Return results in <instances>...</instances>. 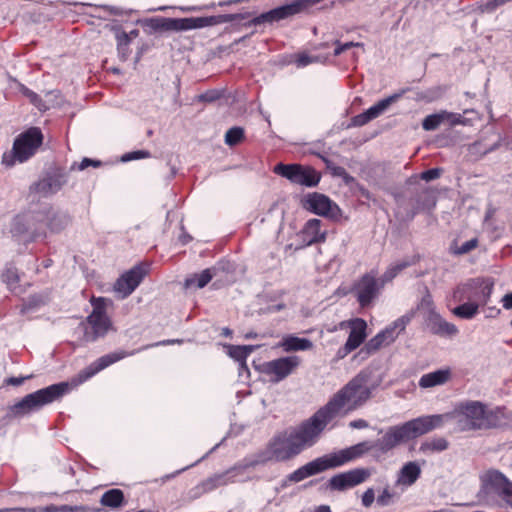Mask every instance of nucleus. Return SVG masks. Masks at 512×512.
I'll use <instances>...</instances> for the list:
<instances>
[{
    "label": "nucleus",
    "mask_w": 512,
    "mask_h": 512,
    "mask_svg": "<svg viewBox=\"0 0 512 512\" xmlns=\"http://www.w3.org/2000/svg\"><path fill=\"white\" fill-rule=\"evenodd\" d=\"M323 430L324 428L314 420L313 415L291 433L275 437L270 442L268 449L258 455L256 459L236 465L223 473L216 474L207 479L203 482V488L205 491H211L219 486L233 483L249 467H255L272 460H288L298 455L305 448L313 446Z\"/></svg>",
    "instance_id": "nucleus-1"
},
{
    "label": "nucleus",
    "mask_w": 512,
    "mask_h": 512,
    "mask_svg": "<svg viewBox=\"0 0 512 512\" xmlns=\"http://www.w3.org/2000/svg\"><path fill=\"white\" fill-rule=\"evenodd\" d=\"M444 415L422 416L401 425L389 427L382 438L376 441H363L339 452L327 455L331 468L342 466L366 453L380 457L398 445L424 435L443 425Z\"/></svg>",
    "instance_id": "nucleus-2"
},
{
    "label": "nucleus",
    "mask_w": 512,
    "mask_h": 512,
    "mask_svg": "<svg viewBox=\"0 0 512 512\" xmlns=\"http://www.w3.org/2000/svg\"><path fill=\"white\" fill-rule=\"evenodd\" d=\"M369 375L360 372L342 387L316 413L314 420L326 426L337 416L346 415L363 406L371 397L373 387L368 385Z\"/></svg>",
    "instance_id": "nucleus-3"
},
{
    "label": "nucleus",
    "mask_w": 512,
    "mask_h": 512,
    "mask_svg": "<svg viewBox=\"0 0 512 512\" xmlns=\"http://www.w3.org/2000/svg\"><path fill=\"white\" fill-rule=\"evenodd\" d=\"M243 19L240 14H223L206 17L189 18H152L148 20V25L154 30L164 31H187L200 29L208 26H215L223 23Z\"/></svg>",
    "instance_id": "nucleus-4"
},
{
    "label": "nucleus",
    "mask_w": 512,
    "mask_h": 512,
    "mask_svg": "<svg viewBox=\"0 0 512 512\" xmlns=\"http://www.w3.org/2000/svg\"><path fill=\"white\" fill-rule=\"evenodd\" d=\"M501 409L486 411L485 406L478 401L461 404L456 410L457 423L460 430L486 429L501 425L498 415Z\"/></svg>",
    "instance_id": "nucleus-5"
},
{
    "label": "nucleus",
    "mask_w": 512,
    "mask_h": 512,
    "mask_svg": "<svg viewBox=\"0 0 512 512\" xmlns=\"http://www.w3.org/2000/svg\"><path fill=\"white\" fill-rule=\"evenodd\" d=\"M68 391L69 384L67 382L50 385L33 393L27 394L10 408V412L14 417H22L31 414L40 410L45 405L59 400Z\"/></svg>",
    "instance_id": "nucleus-6"
},
{
    "label": "nucleus",
    "mask_w": 512,
    "mask_h": 512,
    "mask_svg": "<svg viewBox=\"0 0 512 512\" xmlns=\"http://www.w3.org/2000/svg\"><path fill=\"white\" fill-rule=\"evenodd\" d=\"M45 217V213L39 211H29L16 215L10 224L12 238L18 242L29 243L45 236L43 224Z\"/></svg>",
    "instance_id": "nucleus-7"
},
{
    "label": "nucleus",
    "mask_w": 512,
    "mask_h": 512,
    "mask_svg": "<svg viewBox=\"0 0 512 512\" xmlns=\"http://www.w3.org/2000/svg\"><path fill=\"white\" fill-rule=\"evenodd\" d=\"M43 142V134L38 127H31L18 135L13 143L12 151L4 154L2 163L7 167L16 161L23 163L32 157Z\"/></svg>",
    "instance_id": "nucleus-8"
},
{
    "label": "nucleus",
    "mask_w": 512,
    "mask_h": 512,
    "mask_svg": "<svg viewBox=\"0 0 512 512\" xmlns=\"http://www.w3.org/2000/svg\"><path fill=\"white\" fill-rule=\"evenodd\" d=\"M106 299L93 298V311L87 317V324H81L83 330V340L86 342H94L100 337H104L112 328V323L106 314Z\"/></svg>",
    "instance_id": "nucleus-9"
},
{
    "label": "nucleus",
    "mask_w": 512,
    "mask_h": 512,
    "mask_svg": "<svg viewBox=\"0 0 512 512\" xmlns=\"http://www.w3.org/2000/svg\"><path fill=\"white\" fill-rule=\"evenodd\" d=\"M67 181L66 171L61 168H53L30 186V193L40 197H48L60 191Z\"/></svg>",
    "instance_id": "nucleus-10"
},
{
    "label": "nucleus",
    "mask_w": 512,
    "mask_h": 512,
    "mask_svg": "<svg viewBox=\"0 0 512 512\" xmlns=\"http://www.w3.org/2000/svg\"><path fill=\"white\" fill-rule=\"evenodd\" d=\"M274 172L287 178L294 184L307 187H314L320 181V174L316 170L298 164H278L275 166Z\"/></svg>",
    "instance_id": "nucleus-11"
},
{
    "label": "nucleus",
    "mask_w": 512,
    "mask_h": 512,
    "mask_svg": "<svg viewBox=\"0 0 512 512\" xmlns=\"http://www.w3.org/2000/svg\"><path fill=\"white\" fill-rule=\"evenodd\" d=\"M148 271V265L138 264L123 273L113 286V290L118 298L125 299L130 296L143 281Z\"/></svg>",
    "instance_id": "nucleus-12"
},
{
    "label": "nucleus",
    "mask_w": 512,
    "mask_h": 512,
    "mask_svg": "<svg viewBox=\"0 0 512 512\" xmlns=\"http://www.w3.org/2000/svg\"><path fill=\"white\" fill-rule=\"evenodd\" d=\"M422 305H427L428 307L425 316V325L432 334L440 337H453L458 334V328L453 323L447 322L442 318L441 315L434 310L430 300L424 298Z\"/></svg>",
    "instance_id": "nucleus-13"
},
{
    "label": "nucleus",
    "mask_w": 512,
    "mask_h": 512,
    "mask_svg": "<svg viewBox=\"0 0 512 512\" xmlns=\"http://www.w3.org/2000/svg\"><path fill=\"white\" fill-rule=\"evenodd\" d=\"M301 359L292 355L271 360L264 364V372L271 376V381L278 383L289 375L300 365Z\"/></svg>",
    "instance_id": "nucleus-14"
},
{
    "label": "nucleus",
    "mask_w": 512,
    "mask_h": 512,
    "mask_svg": "<svg viewBox=\"0 0 512 512\" xmlns=\"http://www.w3.org/2000/svg\"><path fill=\"white\" fill-rule=\"evenodd\" d=\"M370 476L369 469L356 468L334 475L329 480L328 486L331 490L344 491L365 482Z\"/></svg>",
    "instance_id": "nucleus-15"
},
{
    "label": "nucleus",
    "mask_w": 512,
    "mask_h": 512,
    "mask_svg": "<svg viewBox=\"0 0 512 512\" xmlns=\"http://www.w3.org/2000/svg\"><path fill=\"white\" fill-rule=\"evenodd\" d=\"M381 286L375 275H363L353 286L352 293L357 298L361 307L369 306L374 299L377 298Z\"/></svg>",
    "instance_id": "nucleus-16"
},
{
    "label": "nucleus",
    "mask_w": 512,
    "mask_h": 512,
    "mask_svg": "<svg viewBox=\"0 0 512 512\" xmlns=\"http://www.w3.org/2000/svg\"><path fill=\"white\" fill-rule=\"evenodd\" d=\"M405 89L394 93L380 101H378L375 105L364 111L363 113H360L356 116H354L351 120L352 125L355 127H361L366 125L368 122H370L373 119H376L379 117L382 113H384L390 105L397 102L402 95L405 93Z\"/></svg>",
    "instance_id": "nucleus-17"
},
{
    "label": "nucleus",
    "mask_w": 512,
    "mask_h": 512,
    "mask_svg": "<svg viewBox=\"0 0 512 512\" xmlns=\"http://www.w3.org/2000/svg\"><path fill=\"white\" fill-rule=\"evenodd\" d=\"M486 489L496 492L508 505L512 507V482L497 470H490L483 476Z\"/></svg>",
    "instance_id": "nucleus-18"
},
{
    "label": "nucleus",
    "mask_w": 512,
    "mask_h": 512,
    "mask_svg": "<svg viewBox=\"0 0 512 512\" xmlns=\"http://www.w3.org/2000/svg\"><path fill=\"white\" fill-rule=\"evenodd\" d=\"M328 469H331L329 460L327 458V455L316 458L307 464L301 466L297 470H295L293 473L289 474L287 479L290 482H300L310 476L319 474L323 471H326Z\"/></svg>",
    "instance_id": "nucleus-19"
},
{
    "label": "nucleus",
    "mask_w": 512,
    "mask_h": 512,
    "mask_svg": "<svg viewBox=\"0 0 512 512\" xmlns=\"http://www.w3.org/2000/svg\"><path fill=\"white\" fill-rule=\"evenodd\" d=\"M305 6L303 0H299L297 2L287 4L284 6L277 7L272 9L266 13H262L258 17H256L253 22L254 24H261L265 22H274L279 21L281 19H285L289 16L299 13L302 8Z\"/></svg>",
    "instance_id": "nucleus-20"
},
{
    "label": "nucleus",
    "mask_w": 512,
    "mask_h": 512,
    "mask_svg": "<svg viewBox=\"0 0 512 512\" xmlns=\"http://www.w3.org/2000/svg\"><path fill=\"white\" fill-rule=\"evenodd\" d=\"M305 6L303 0H299L297 2L287 4L284 6L277 7L272 9L266 13H262L258 17H256L253 22L254 24H261L265 22H274L279 21L281 19H285L289 16L299 13L302 8Z\"/></svg>",
    "instance_id": "nucleus-21"
},
{
    "label": "nucleus",
    "mask_w": 512,
    "mask_h": 512,
    "mask_svg": "<svg viewBox=\"0 0 512 512\" xmlns=\"http://www.w3.org/2000/svg\"><path fill=\"white\" fill-rule=\"evenodd\" d=\"M148 347L149 346H145L143 348H140L138 350H132L130 352H127L124 350H118V351H114L112 353L106 354L104 356H101L85 370L86 378H89V377L95 375L96 373L100 372L101 370L107 368L108 366L124 359L125 357L133 356L137 352H139L143 349H146Z\"/></svg>",
    "instance_id": "nucleus-22"
},
{
    "label": "nucleus",
    "mask_w": 512,
    "mask_h": 512,
    "mask_svg": "<svg viewBox=\"0 0 512 512\" xmlns=\"http://www.w3.org/2000/svg\"><path fill=\"white\" fill-rule=\"evenodd\" d=\"M366 328L367 324L363 319L357 318L351 322V330L348 339L344 347L338 351L341 357H344L362 344L366 337Z\"/></svg>",
    "instance_id": "nucleus-23"
},
{
    "label": "nucleus",
    "mask_w": 512,
    "mask_h": 512,
    "mask_svg": "<svg viewBox=\"0 0 512 512\" xmlns=\"http://www.w3.org/2000/svg\"><path fill=\"white\" fill-rule=\"evenodd\" d=\"M335 205L325 195L319 193H313L309 195L305 202V207L318 215H329L332 214V208Z\"/></svg>",
    "instance_id": "nucleus-24"
},
{
    "label": "nucleus",
    "mask_w": 512,
    "mask_h": 512,
    "mask_svg": "<svg viewBox=\"0 0 512 512\" xmlns=\"http://www.w3.org/2000/svg\"><path fill=\"white\" fill-rule=\"evenodd\" d=\"M41 212L45 213V215H46V217L44 218V221H43L44 229L47 227L52 232H60L70 222V217L65 212L56 211L52 208H49L47 210H42Z\"/></svg>",
    "instance_id": "nucleus-25"
},
{
    "label": "nucleus",
    "mask_w": 512,
    "mask_h": 512,
    "mask_svg": "<svg viewBox=\"0 0 512 512\" xmlns=\"http://www.w3.org/2000/svg\"><path fill=\"white\" fill-rule=\"evenodd\" d=\"M452 373L450 368L439 369L422 375L419 379L421 388H432L444 385L451 379Z\"/></svg>",
    "instance_id": "nucleus-26"
},
{
    "label": "nucleus",
    "mask_w": 512,
    "mask_h": 512,
    "mask_svg": "<svg viewBox=\"0 0 512 512\" xmlns=\"http://www.w3.org/2000/svg\"><path fill=\"white\" fill-rule=\"evenodd\" d=\"M421 469L416 462L406 463L399 471L397 484L411 486L420 477Z\"/></svg>",
    "instance_id": "nucleus-27"
},
{
    "label": "nucleus",
    "mask_w": 512,
    "mask_h": 512,
    "mask_svg": "<svg viewBox=\"0 0 512 512\" xmlns=\"http://www.w3.org/2000/svg\"><path fill=\"white\" fill-rule=\"evenodd\" d=\"M280 346L286 352L307 351L313 347V343L307 338H299L290 335L282 339Z\"/></svg>",
    "instance_id": "nucleus-28"
},
{
    "label": "nucleus",
    "mask_w": 512,
    "mask_h": 512,
    "mask_svg": "<svg viewBox=\"0 0 512 512\" xmlns=\"http://www.w3.org/2000/svg\"><path fill=\"white\" fill-rule=\"evenodd\" d=\"M213 276V270L210 268L205 269L200 273L193 274L190 277L186 278L184 283L185 288H203L212 280Z\"/></svg>",
    "instance_id": "nucleus-29"
},
{
    "label": "nucleus",
    "mask_w": 512,
    "mask_h": 512,
    "mask_svg": "<svg viewBox=\"0 0 512 512\" xmlns=\"http://www.w3.org/2000/svg\"><path fill=\"white\" fill-rule=\"evenodd\" d=\"M415 316V311L410 310L403 316L396 319L391 325L385 328V330H389L390 340H395L396 337L405 330L406 326L411 322V320Z\"/></svg>",
    "instance_id": "nucleus-30"
},
{
    "label": "nucleus",
    "mask_w": 512,
    "mask_h": 512,
    "mask_svg": "<svg viewBox=\"0 0 512 512\" xmlns=\"http://www.w3.org/2000/svg\"><path fill=\"white\" fill-rule=\"evenodd\" d=\"M321 221L318 219H310L304 227V234L308 237V244L321 242L325 239L324 233L320 231Z\"/></svg>",
    "instance_id": "nucleus-31"
},
{
    "label": "nucleus",
    "mask_w": 512,
    "mask_h": 512,
    "mask_svg": "<svg viewBox=\"0 0 512 512\" xmlns=\"http://www.w3.org/2000/svg\"><path fill=\"white\" fill-rule=\"evenodd\" d=\"M389 330H383L379 332L376 336H374L372 339H370L364 346V350L371 354L376 352L378 349H380L382 346L388 345L393 342V340H390L389 336Z\"/></svg>",
    "instance_id": "nucleus-32"
},
{
    "label": "nucleus",
    "mask_w": 512,
    "mask_h": 512,
    "mask_svg": "<svg viewBox=\"0 0 512 512\" xmlns=\"http://www.w3.org/2000/svg\"><path fill=\"white\" fill-rule=\"evenodd\" d=\"M448 441L443 437L431 438L421 443L419 451L424 454L442 452L448 448Z\"/></svg>",
    "instance_id": "nucleus-33"
},
{
    "label": "nucleus",
    "mask_w": 512,
    "mask_h": 512,
    "mask_svg": "<svg viewBox=\"0 0 512 512\" xmlns=\"http://www.w3.org/2000/svg\"><path fill=\"white\" fill-rule=\"evenodd\" d=\"M479 309V303L476 301H469L463 303L452 310V313L461 319H472L474 318Z\"/></svg>",
    "instance_id": "nucleus-34"
},
{
    "label": "nucleus",
    "mask_w": 512,
    "mask_h": 512,
    "mask_svg": "<svg viewBox=\"0 0 512 512\" xmlns=\"http://www.w3.org/2000/svg\"><path fill=\"white\" fill-rule=\"evenodd\" d=\"M123 500L124 494L120 489H111L102 495L100 502L104 506L116 508L121 506Z\"/></svg>",
    "instance_id": "nucleus-35"
},
{
    "label": "nucleus",
    "mask_w": 512,
    "mask_h": 512,
    "mask_svg": "<svg viewBox=\"0 0 512 512\" xmlns=\"http://www.w3.org/2000/svg\"><path fill=\"white\" fill-rule=\"evenodd\" d=\"M255 348L256 347L253 345L230 346L229 355L236 361L240 362L241 365H244L246 358L255 350Z\"/></svg>",
    "instance_id": "nucleus-36"
},
{
    "label": "nucleus",
    "mask_w": 512,
    "mask_h": 512,
    "mask_svg": "<svg viewBox=\"0 0 512 512\" xmlns=\"http://www.w3.org/2000/svg\"><path fill=\"white\" fill-rule=\"evenodd\" d=\"M2 280L4 283H6V285L8 286V288L11 291H13L15 293L21 292V289H19V287H18L19 275H18L16 268H14V267L7 268L4 271V273L2 274Z\"/></svg>",
    "instance_id": "nucleus-37"
},
{
    "label": "nucleus",
    "mask_w": 512,
    "mask_h": 512,
    "mask_svg": "<svg viewBox=\"0 0 512 512\" xmlns=\"http://www.w3.org/2000/svg\"><path fill=\"white\" fill-rule=\"evenodd\" d=\"M411 265V262L408 260H401L394 265L390 266L386 272L382 275V282H389L393 278H395L399 272L404 270L405 268L409 267Z\"/></svg>",
    "instance_id": "nucleus-38"
},
{
    "label": "nucleus",
    "mask_w": 512,
    "mask_h": 512,
    "mask_svg": "<svg viewBox=\"0 0 512 512\" xmlns=\"http://www.w3.org/2000/svg\"><path fill=\"white\" fill-rule=\"evenodd\" d=\"M443 122H445L444 113L441 111L440 113L428 115L425 117L422 122V127L426 131H433L436 130Z\"/></svg>",
    "instance_id": "nucleus-39"
},
{
    "label": "nucleus",
    "mask_w": 512,
    "mask_h": 512,
    "mask_svg": "<svg viewBox=\"0 0 512 512\" xmlns=\"http://www.w3.org/2000/svg\"><path fill=\"white\" fill-rule=\"evenodd\" d=\"M244 138V130L241 127L235 126L227 130L225 134V143L228 146H235Z\"/></svg>",
    "instance_id": "nucleus-40"
},
{
    "label": "nucleus",
    "mask_w": 512,
    "mask_h": 512,
    "mask_svg": "<svg viewBox=\"0 0 512 512\" xmlns=\"http://www.w3.org/2000/svg\"><path fill=\"white\" fill-rule=\"evenodd\" d=\"M151 156L150 152L147 150H137L125 153L121 156L122 162H129L133 160H139L144 158H149Z\"/></svg>",
    "instance_id": "nucleus-41"
},
{
    "label": "nucleus",
    "mask_w": 512,
    "mask_h": 512,
    "mask_svg": "<svg viewBox=\"0 0 512 512\" xmlns=\"http://www.w3.org/2000/svg\"><path fill=\"white\" fill-rule=\"evenodd\" d=\"M23 93L25 96L29 98L31 103L35 105L39 110H46L48 109V106L45 105V103L42 101V99L33 91L29 90L28 88H23Z\"/></svg>",
    "instance_id": "nucleus-42"
},
{
    "label": "nucleus",
    "mask_w": 512,
    "mask_h": 512,
    "mask_svg": "<svg viewBox=\"0 0 512 512\" xmlns=\"http://www.w3.org/2000/svg\"><path fill=\"white\" fill-rule=\"evenodd\" d=\"M478 245V239L477 238H472L466 242H464L461 246L455 248L453 250V253L454 254H457V255H463V254H466L468 252H470L471 250L475 249Z\"/></svg>",
    "instance_id": "nucleus-43"
},
{
    "label": "nucleus",
    "mask_w": 512,
    "mask_h": 512,
    "mask_svg": "<svg viewBox=\"0 0 512 512\" xmlns=\"http://www.w3.org/2000/svg\"><path fill=\"white\" fill-rule=\"evenodd\" d=\"M321 61V57L319 56H310L308 54H300L296 59V64L298 67H305L311 63Z\"/></svg>",
    "instance_id": "nucleus-44"
},
{
    "label": "nucleus",
    "mask_w": 512,
    "mask_h": 512,
    "mask_svg": "<svg viewBox=\"0 0 512 512\" xmlns=\"http://www.w3.org/2000/svg\"><path fill=\"white\" fill-rule=\"evenodd\" d=\"M492 290H493V284L492 283L485 284L481 288V291H480L479 295L477 296V301L476 302L481 303V304H486L488 299L491 296Z\"/></svg>",
    "instance_id": "nucleus-45"
},
{
    "label": "nucleus",
    "mask_w": 512,
    "mask_h": 512,
    "mask_svg": "<svg viewBox=\"0 0 512 512\" xmlns=\"http://www.w3.org/2000/svg\"><path fill=\"white\" fill-rule=\"evenodd\" d=\"M500 6H503L501 0H486L481 4L480 9L482 12L492 13Z\"/></svg>",
    "instance_id": "nucleus-46"
},
{
    "label": "nucleus",
    "mask_w": 512,
    "mask_h": 512,
    "mask_svg": "<svg viewBox=\"0 0 512 512\" xmlns=\"http://www.w3.org/2000/svg\"><path fill=\"white\" fill-rule=\"evenodd\" d=\"M444 120L449 122L451 125L464 124V118L461 114L451 113L447 111H443Z\"/></svg>",
    "instance_id": "nucleus-47"
},
{
    "label": "nucleus",
    "mask_w": 512,
    "mask_h": 512,
    "mask_svg": "<svg viewBox=\"0 0 512 512\" xmlns=\"http://www.w3.org/2000/svg\"><path fill=\"white\" fill-rule=\"evenodd\" d=\"M441 173H442V169H440V168L429 169V170H426L421 173V179H423L427 182L432 181V180L439 178Z\"/></svg>",
    "instance_id": "nucleus-48"
},
{
    "label": "nucleus",
    "mask_w": 512,
    "mask_h": 512,
    "mask_svg": "<svg viewBox=\"0 0 512 512\" xmlns=\"http://www.w3.org/2000/svg\"><path fill=\"white\" fill-rule=\"evenodd\" d=\"M335 44L337 45V47L334 50L335 56L340 55L342 52H344L352 47L362 46V44L358 43V42H347V43L341 44L339 41H336Z\"/></svg>",
    "instance_id": "nucleus-49"
},
{
    "label": "nucleus",
    "mask_w": 512,
    "mask_h": 512,
    "mask_svg": "<svg viewBox=\"0 0 512 512\" xmlns=\"http://www.w3.org/2000/svg\"><path fill=\"white\" fill-rule=\"evenodd\" d=\"M394 494H392L388 489H384L383 492L378 496L377 503L380 506H388L392 503V498Z\"/></svg>",
    "instance_id": "nucleus-50"
},
{
    "label": "nucleus",
    "mask_w": 512,
    "mask_h": 512,
    "mask_svg": "<svg viewBox=\"0 0 512 512\" xmlns=\"http://www.w3.org/2000/svg\"><path fill=\"white\" fill-rule=\"evenodd\" d=\"M375 499V493L373 488H368L362 495V504L365 507H370Z\"/></svg>",
    "instance_id": "nucleus-51"
},
{
    "label": "nucleus",
    "mask_w": 512,
    "mask_h": 512,
    "mask_svg": "<svg viewBox=\"0 0 512 512\" xmlns=\"http://www.w3.org/2000/svg\"><path fill=\"white\" fill-rule=\"evenodd\" d=\"M118 56L122 61H126L128 59L130 49L129 46H125L124 44L117 45Z\"/></svg>",
    "instance_id": "nucleus-52"
},
{
    "label": "nucleus",
    "mask_w": 512,
    "mask_h": 512,
    "mask_svg": "<svg viewBox=\"0 0 512 512\" xmlns=\"http://www.w3.org/2000/svg\"><path fill=\"white\" fill-rule=\"evenodd\" d=\"M31 377V375L24 377H10L6 380V383L12 386H20L24 383L25 380L30 379Z\"/></svg>",
    "instance_id": "nucleus-53"
},
{
    "label": "nucleus",
    "mask_w": 512,
    "mask_h": 512,
    "mask_svg": "<svg viewBox=\"0 0 512 512\" xmlns=\"http://www.w3.org/2000/svg\"><path fill=\"white\" fill-rule=\"evenodd\" d=\"M349 427L353 429H364L369 427V423L364 419H356L349 423Z\"/></svg>",
    "instance_id": "nucleus-54"
},
{
    "label": "nucleus",
    "mask_w": 512,
    "mask_h": 512,
    "mask_svg": "<svg viewBox=\"0 0 512 512\" xmlns=\"http://www.w3.org/2000/svg\"><path fill=\"white\" fill-rule=\"evenodd\" d=\"M116 38H117V45L124 44L125 46H129L130 38L127 33L119 32V33H117Z\"/></svg>",
    "instance_id": "nucleus-55"
},
{
    "label": "nucleus",
    "mask_w": 512,
    "mask_h": 512,
    "mask_svg": "<svg viewBox=\"0 0 512 512\" xmlns=\"http://www.w3.org/2000/svg\"><path fill=\"white\" fill-rule=\"evenodd\" d=\"M502 305L505 309H512V292L505 294L501 299Z\"/></svg>",
    "instance_id": "nucleus-56"
},
{
    "label": "nucleus",
    "mask_w": 512,
    "mask_h": 512,
    "mask_svg": "<svg viewBox=\"0 0 512 512\" xmlns=\"http://www.w3.org/2000/svg\"><path fill=\"white\" fill-rule=\"evenodd\" d=\"M215 99H216V95L214 94V92H207V93L201 94L199 96V100L204 101V102H212Z\"/></svg>",
    "instance_id": "nucleus-57"
},
{
    "label": "nucleus",
    "mask_w": 512,
    "mask_h": 512,
    "mask_svg": "<svg viewBox=\"0 0 512 512\" xmlns=\"http://www.w3.org/2000/svg\"><path fill=\"white\" fill-rule=\"evenodd\" d=\"M92 159L84 158L78 165L77 169L82 171L91 165Z\"/></svg>",
    "instance_id": "nucleus-58"
},
{
    "label": "nucleus",
    "mask_w": 512,
    "mask_h": 512,
    "mask_svg": "<svg viewBox=\"0 0 512 512\" xmlns=\"http://www.w3.org/2000/svg\"><path fill=\"white\" fill-rule=\"evenodd\" d=\"M501 145H502V141H501V140H499V141H497L496 143H494L492 146H490L489 148L485 149V150L482 152V154H483V155H485V154H487V153H490V152H492V151H494V150L498 149Z\"/></svg>",
    "instance_id": "nucleus-59"
},
{
    "label": "nucleus",
    "mask_w": 512,
    "mask_h": 512,
    "mask_svg": "<svg viewBox=\"0 0 512 512\" xmlns=\"http://www.w3.org/2000/svg\"><path fill=\"white\" fill-rule=\"evenodd\" d=\"M102 8H104L105 10H108L111 14L118 15V14L122 13V11L119 8L114 7V6H102Z\"/></svg>",
    "instance_id": "nucleus-60"
},
{
    "label": "nucleus",
    "mask_w": 512,
    "mask_h": 512,
    "mask_svg": "<svg viewBox=\"0 0 512 512\" xmlns=\"http://www.w3.org/2000/svg\"><path fill=\"white\" fill-rule=\"evenodd\" d=\"M284 308V305L283 304H277V305H273V306H270L268 308V311L269 312H276V311H280L281 309Z\"/></svg>",
    "instance_id": "nucleus-61"
},
{
    "label": "nucleus",
    "mask_w": 512,
    "mask_h": 512,
    "mask_svg": "<svg viewBox=\"0 0 512 512\" xmlns=\"http://www.w3.org/2000/svg\"><path fill=\"white\" fill-rule=\"evenodd\" d=\"M314 512H331L330 507L327 505L318 506Z\"/></svg>",
    "instance_id": "nucleus-62"
},
{
    "label": "nucleus",
    "mask_w": 512,
    "mask_h": 512,
    "mask_svg": "<svg viewBox=\"0 0 512 512\" xmlns=\"http://www.w3.org/2000/svg\"><path fill=\"white\" fill-rule=\"evenodd\" d=\"M173 343H180V340H165L162 342L157 343L156 345H168Z\"/></svg>",
    "instance_id": "nucleus-63"
},
{
    "label": "nucleus",
    "mask_w": 512,
    "mask_h": 512,
    "mask_svg": "<svg viewBox=\"0 0 512 512\" xmlns=\"http://www.w3.org/2000/svg\"><path fill=\"white\" fill-rule=\"evenodd\" d=\"M256 337H257V334L254 332H248L245 334L246 339H252V338H256Z\"/></svg>",
    "instance_id": "nucleus-64"
}]
</instances>
